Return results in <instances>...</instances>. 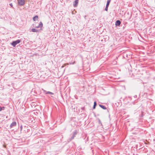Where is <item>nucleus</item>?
<instances>
[{"mask_svg": "<svg viewBox=\"0 0 155 155\" xmlns=\"http://www.w3.org/2000/svg\"><path fill=\"white\" fill-rule=\"evenodd\" d=\"M20 42V41L19 40H17L15 41H13L11 45L14 47H15L16 45L19 43Z\"/></svg>", "mask_w": 155, "mask_h": 155, "instance_id": "1", "label": "nucleus"}, {"mask_svg": "<svg viewBox=\"0 0 155 155\" xmlns=\"http://www.w3.org/2000/svg\"><path fill=\"white\" fill-rule=\"evenodd\" d=\"M33 27L37 28H41L42 27L43 25L41 22H40L39 24V25L38 26H36L35 24H33Z\"/></svg>", "mask_w": 155, "mask_h": 155, "instance_id": "2", "label": "nucleus"}, {"mask_svg": "<svg viewBox=\"0 0 155 155\" xmlns=\"http://www.w3.org/2000/svg\"><path fill=\"white\" fill-rule=\"evenodd\" d=\"M18 5L20 6H22L25 4L24 0H18Z\"/></svg>", "mask_w": 155, "mask_h": 155, "instance_id": "3", "label": "nucleus"}, {"mask_svg": "<svg viewBox=\"0 0 155 155\" xmlns=\"http://www.w3.org/2000/svg\"><path fill=\"white\" fill-rule=\"evenodd\" d=\"M79 0H75L74 2H73V5L74 7H76L78 6Z\"/></svg>", "mask_w": 155, "mask_h": 155, "instance_id": "4", "label": "nucleus"}, {"mask_svg": "<svg viewBox=\"0 0 155 155\" xmlns=\"http://www.w3.org/2000/svg\"><path fill=\"white\" fill-rule=\"evenodd\" d=\"M16 125V122L15 121L13 122L10 125V127L12 128Z\"/></svg>", "mask_w": 155, "mask_h": 155, "instance_id": "5", "label": "nucleus"}, {"mask_svg": "<svg viewBox=\"0 0 155 155\" xmlns=\"http://www.w3.org/2000/svg\"><path fill=\"white\" fill-rule=\"evenodd\" d=\"M42 90L44 92H45L46 94H48L52 95L54 94L53 93H52L50 91H47L43 89H42Z\"/></svg>", "mask_w": 155, "mask_h": 155, "instance_id": "6", "label": "nucleus"}, {"mask_svg": "<svg viewBox=\"0 0 155 155\" xmlns=\"http://www.w3.org/2000/svg\"><path fill=\"white\" fill-rule=\"evenodd\" d=\"M121 23L120 21L119 20H117L115 23V25L116 26L119 25Z\"/></svg>", "mask_w": 155, "mask_h": 155, "instance_id": "7", "label": "nucleus"}, {"mask_svg": "<svg viewBox=\"0 0 155 155\" xmlns=\"http://www.w3.org/2000/svg\"><path fill=\"white\" fill-rule=\"evenodd\" d=\"M38 19V16L37 15H36L33 18V20L34 21H35L36 20H37Z\"/></svg>", "mask_w": 155, "mask_h": 155, "instance_id": "8", "label": "nucleus"}, {"mask_svg": "<svg viewBox=\"0 0 155 155\" xmlns=\"http://www.w3.org/2000/svg\"><path fill=\"white\" fill-rule=\"evenodd\" d=\"M31 31L33 32H37L38 31V30L35 28H32L31 29Z\"/></svg>", "mask_w": 155, "mask_h": 155, "instance_id": "9", "label": "nucleus"}, {"mask_svg": "<svg viewBox=\"0 0 155 155\" xmlns=\"http://www.w3.org/2000/svg\"><path fill=\"white\" fill-rule=\"evenodd\" d=\"M99 106L101 107L102 108V109H106V107L104 106V105H101V104H100L99 105Z\"/></svg>", "mask_w": 155, "mask_h": 155, "instance_id": "10", "label": "nucleus"}, {"mask_svg": "<svg viewBox=\"0 0 155 155\" xmlns=\"http://www.w3.org/2000/svg\"><path fill=\"white\" fill-rule=\"evenodd\" d=\"M111 0H107L106 6H108Z\"/></svg>", "mask_w": 155, "mask_h": 155, "instance_id": "11", "label": "nucleus"}, {"mask_svg": "<svg viewBox=\"0 0 155 155\" xmlns=\"http://www.w3.org/2000/svg\"><path fill=\"white\" fill-rule=\"evenodd\" d=\"M76 131L74 132L73 135V137H71V139H74V137H75V135H76Z\"/></svg>", "mask_w": 155, "mask_h": 155, "instance_id": "12", "label": "nucleus"}, {"mask_svg": "<svg viewBox=\"0 0 155 155\" xmlns=\"http://www.w3.org/2000/svg\"><path fill=\"white\" fill-rule=\"evenodd\" d=\"M96 105V102H94V105L93 106V108L94 109H95V106Z\"/></svg>", "mask_w": 155, "mask_h": 155, "instance_id": "13", "label": "nucleus"}, {"mask_svg": "<svg viewBox=\"0 0 155 155\" xmlns=\"http://www.w3.org/2000/svg\"><path fill=\"white\" fill-rule=\"evenodd\" d=\"M5 108V107H0V111H1L2 110H3Z\"/></svg>", "mask_w": 155, "mask_h": 155, "instance_id": "14", "label": "nucleus"}, {"mask_svg": "<svg viewBox=\"0 0 155 155\" xmlns=\"http://www.w3.org/2000/svg\"><path fill=\"white\" fill-rule=\"evenodd\" d=\"M108 6H106V8L105 9V10L106 11H107L108 10Z\"/></svg>", "mask_w": 155, "mask_h": 155, "instance_id": "15", "label": "nucleus"}, {"mask_svg": "<svg viewBox=\"0 0 155 155\" xmlns=\"http://www.w3.org/2000/svg\"><path fill=\"white\" fill-rule=\"evenodd\" d=\"M67 64V65H68V63H67V64ZM65 65H66V64H65L64 65L62 66V68H63V67H64L65 66Z\"/></svg>", "mask_w": 155, "mask_h": 155, "instance_id": "16", "label": "nucleus"}, {"mask_svg": "<svg viewBox=\"0 0 155 155\" xmlns=\"http://www.w3.org/2000/svg\"><path fill=\"white\" fill-rule=\"evenodd\" d=\"M10 6L12 7H13V5H12V3H11L10 4Z\"/></svg>", "mask_w": 155, "mask_h": 155, "instance_id": "17", "label": "nucleus"}, {"mask_svg": "<svg viewBox=\"0 0 155 155\" xmlns=\"http://www.w3.org/2000/svg\"><path fill=\"white\" fill-rule=\"evenodd\" d=\"M20 128H21V130H22V126H21Z\"/></svg>", "mask_w": 155, "mask_h": 155, "instance_id": "18", "label": "nucleus"}]
</instances>
